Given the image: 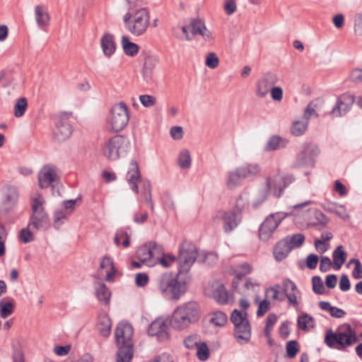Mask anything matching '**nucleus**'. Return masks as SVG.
Wrapping results in <instances>:
<instances>
[{"instance_id":"obj_28","label":"nucleus","mask_w":362,"mask_h":362,"mask_svg":"<svg viewBox=\"0 0 362 362\" xmlns=\"http://www.w3.org/2000/svg\"><path fill=\"white\" fill-rule=\"evenodd\" d=\"M73 131V127L67 119H59L55 124L54 136H71Z\"/></svg>"},{"instance_id":"obj_49","label":"nucleus","mask_w":362,"mask_h":362,"mask_svg":"<svg viewBox=\"0 0 362 362\" xmlns=\"http://www.w3.org/2000/svg\"><path fill=\"white\" fill-rule=\"evenodd\" d=\"M243 177L239 173L238 168L235 171L229 173L228 179L227 181L228 186L229 187H235L238 185Z\"/></svg>"},{"instance_id":"obj_6","label":"nucleus","mask_w":362,"mask_h":362,"mask_svg":"<svg viewBox=\"0 0 362 362\" xmlns=\"http://www.w3.org/2000/svg\"><path fill=\"white\" fill-rule=\"evenodd\" d=\"M42 205V202L40 199H34L32 204L33 214L28 223V227L33 226L37 230H45L50 226L49 216Z\"/></svg>"},{"instance_id":"obj_40","label":"nucleus","mask_w":362,"mask_h":362,"mask_svg":"<svg viewBox=\"0 0 362 362\" xmlns=\"http://www.w3.org/2000/svg\"><path fill=\"white\" fill-rule=\"evenodd\" d=\"M28 107V100L25 98L21 97L16 100L14 105V115L16 117H22Z\"/></svg>"},{"instance_id":"obj_32","label":"nucleus","mask_w":362,"mask_h":362,"mask_svg":"<svg viewBox=\"0 0 362 362\" xmlns=\"http://www.w3.org/2000/svg\"><path fill=\"white\" fill-rule=\"evenodd\" d=\"M318 305L322 310L328 311L332 317L342 318L346 314L345 310L331 305V304L327 301H320L319 302Z\"/></svg>"},{"instance_id":"obj_15","label":"nucleus","mask_w":362,"mask_h":362,"mask_svg":"<svg viewBox=\"0 0 362 362\" xmlns=\"http://www.w3.org/2000/svg\"><path fill=\"white\" fill-rule=\"evenodd\" d=\"M180 310L187 317L191 324L199 320L201 310L199 305L194 301H190L178 307Z\"/></svg>"},{"instance_id":"obj_11","label":"nucleus","mask_w":362,"mask_h":362,"mask_svg":"<svg viewBox=\"0 0 362 362\" xmlns=\"http://www.w3.org/2000/svg\"><path fill=\"white\" fill-rule=\"evenodd\" d=\"M355 99L354 95L351 93H345L340 95L337 98L336 104L329 114L334 117H340L346 114L351 110Z\"/></svg>"},{"instance_id":"obj_4","label":"nucleus","mask_w":362,"mask_h":362,"mask_svg":"<svg viewBox=\"0 0 362 362\" xmlns=\"http://www.w3.org/2000/svg\"><path fill=\"white\" fill-rule=\"evenodd\" d=\"M111 117L109 122V130L112 133H119L128 124L129 112L124 102H119L113 105L110 110Z\"/></svg>"},{"instance_id":"obj_39","label":"nucleus","mask_w":362,"mask_h":362,"mask_svg":"<svg viewBox=\"0 0 362 362\" xmlns=\"http://www.w3.org/2000/svg\"><path fill=\"white\" fill-rule=\"evenodd\" d=\"M35 12L37 25L39 26H44L47 25L49 21L48 13L45 12L40 5L35 6Z\"/></svg>"},{"instance_id":"obj_61","label":"nucleus","mask_w":362,"mask_h":362,"mask_svg":"<svg viewBox=\"0 0 362 362\" xmlns=\"http://www.w3.org/2000/svg\"><path fill=\"white\" fill-rule=\"evenodd\" d=\"M289 324L290 322L288 321H284L279 327V336L283 339H287L290 334L291 329L289 327Z\"/></svg>"},{"instance_id":"obj_1","label":"nucleus","mask_w":362,"mask_h":362,"mask_svg":"<svg viewBox=\"0 0 362 362\" xmlns=\"http://www.w3.org/2000/svg\"><path fill=\"white\" fill-rule=\"evenodd\" d=\"M209 256L216 258L206 252L199 253L192 241L185 240L179 247L177 273L165 272L158 279V288L163 296L169 300H179L187 290L186 281L179 280V276L187 273L196 260L204 262Z\"/></svg>"},{"instance_id":"obj_36","label":"nucleus","mask_w":362,"mask_h":362,"mask_svg":"<svg viewBox=\"0 0 362 362\" xmlns=\"http://www.w3.org/2000/svg\"><path fill=\"white\" fill-rule=\"evenodd\" d=\"M308 122L303 119L302 121L296 120L293 122L291 127V133L293 136L303 135L308 128Z\"/></svg>"},{"instance_id":"obj_57","label":"nucleus","mask_w":362,"mask_h":362,"mask_svg":"<svg viewBox=\"0 0 362 362\" xmlns=\"http://www.w3.org/2000/svg\"><path fill=\"white\" fill-rule=\"evenodd\" d=\"M319 257L315 254H310L305 259L306 267L310 269H315L317 267Z\"/></svg>"},{"instance_id":"obj_64","label":"nucleus","mask_w":362,"mask_h":362,"mask_svg":"<svg viewBox=\"0 0 362 362\" xmlns=\"http://www.w3.org/2000/svg\"><path fill=\"white\" fill-rule=\"evenodd\" d=\"M349 78L351 81L356 83H362V69L356 68L350 74Z\"/></svg>"},{"instance_id":"obj_56","label":"nucleus","mask_w":362,"mask_h":362,"mask_svg":"<svg viewBox=\"0 0 362 362\" xmlns=\"http://www.w3.org/2000/svg\"><path fill=\"white\" fill-rule=\"evenodd\" d=\"M283 286L284 287L285 292L300 293V291L298 290L296 284L290 279H284Z\"/></svg>"},{"instance_id":"obj_41","label":"nucleus","mask_w":362,"mask_h":362,"mask_svg":"<svg viewBox=\"0 0 362 362\" xmlns=\"http://www.w3.org/2000/svg\"><path fill=\"white\" fill-rule=\"evenodd\" d=\"M314 217L316 221L310 222V226L317 227V226H325L329 223V218L325 214L320 210H315L313 213Z\"/></svg>"},{"instance_id":"obj_53","label":"nucleus","mask_w":362,"mask_h":362,"mask_svg":"<svg viewBox=\"0 0 362 362\" xmlns=\"http://www.w3.org/2000/svg\"><path fill=\"white\" fill-rule=\"evenodd\" d=\"M184 344L188 349H194L199 344L197 335H189L184 340Z\"/></svg>"},{"instance_id":"obj_29","label":"nucleus","mask_w":362,"mask_h":362,"mask_svg":"<svg viewBox=\"0 0 362 362\" xmlns=\"http://www.w3.org/2000/svg\"><path fill=\"white\" fill-rule=\"evenodd\" d=\"M346 257L347 253L344 251L343 246H337L332 253L334 268L336 270L340 269L344 264Z\"/></svg>"},{"instance_id":"obj_58","label":"nucleus","mask_w":362,"mask_h":362,"mask_svg":"<svg viewBox=\"0 0 362 362\" xmlns=\"http://www.w3.org/2000/svg\"><path fill=\"white\" fill-rule=\"evenodd\" d=\"M149 281L148 276L146 273H138L135 276V284L138 287L145 286Z\"/></svg>"},{"instance_id":"obj_47","label":"nucleus","mask_w":362,"mask_h":362,"mask_svg":"<svg viewBox=\"0 0 362 362\" xmlns=\"http://www.w3.org/2000/svg\"><path fill=\"white\" fill-rule=\"evenodd\" d=\"M210 355L209 349L205 342H202L197 347V356L200 361H206L209 358Z\"/></svg>"},{"instance_id":"obj_26","label":"nucleus","mask_w":362,"mask_h":362,"mask_svg":"<svg viewBox=\"0 0 362 362\" xmlns=\"http://www.w3.org/2000/svg\"><path fill=\"white\" fill-rule=\"evenodd\" d=\"M4 204H8L11 207L14 206L18 200V189L12 185H7L4 192Z\"/></svg>"},{"instance_id":"obj_33","label":"nucleus","mask_w":362,"mask_h":362,"mask_svg":"<svg viewBox=\"0 0 362 362\" xmlns=\"http://www.w3.org/2000/svg\"><path fill=\"white\" fill-rule=\"evenodd\" d=\"M315 319L308 313H303L299 315L297 319V326L299 329L306 331L308 329V325L313 328Z\"/></svg>"},{"instance_id":"obj_2","label":"nucleus","mask_w":362,"mask_h":362,"mask_svg":"<svg viewBox=\"0 0 362 362\" xmlns=\"http://www.w3.org/2000/svg\"><path fill=\"white\" fill-rule=\"evenodd\" d=\"M133 328L128 322H120L115 331V337L118 350L117 362H130L133 357L132 335Z\"/></svg>"},{"instance_id":"obj_8","label":"nucleus","mask_w":362,"mask_h":362,"mask_svg":"<svg viewBox=\"0 0 362 362\" xmlns=\"http://www.w3.org/2000/svg\"><path fill=\"white\" fill-rule=\"evenodd\" d=\"M285 218L286 214L281 212L269 215L259 227V239L267 241Z\"/></svg>"},{"instance_id":"obj_23","label":"nucleus","mask_w":362,"mask_h":362,"mask_svg":"<svg viewBox=\"0 0 362 362\" xmlns=\"http://www.w3.org/2000/svg\"><path fill=\"white\" fill-rule=\"evenodd\" d=\"M42 172L43 180L40 176L38 177L39 187L40 188H44L45 187H47L51 185L54 181H56L57 178V175L54 170L48 165H46L43 167Z\"/></svg>"},{"instance_id":"obj_51","label":"nucleus","mask_w":362,"mask_h":362,"mask_svg":"<svg viewBox=\"0 0 362 362\" xmlns=\"http://www.w3.org/2000/svg\"><path fill=\"white\" fill-rule=\"evenodd\" d=\"M219 59L216 53L210 52L206 57L205 64L210 69H215L218 66Z\"/></svg>"},{"instance_id":"obj_9","label":"nucleus","mask_w":362,"mask_h":362,"mask_svg":"<svg viewBox=\"0 0 362 362\" xmlns=\"http://www.w3.org/2000/svg\"><path fill=\"white\" fill-rule=\"evenodd\" d=\"M129 142L125 137H110L103 147V155L110 160H117L122 151H126Z\"/></svg>"},{"instance_id":"obj_37","label":"nucleus","mask_w":362,"mask_h":362,"mask_svg":"<svg viewBox=\"0 0 362 362\" xmlns=\"http://www.w3.org/2000/svg\"><path fill=\"white\" fill-rule=\"evenodd\" d=\"M98 330L103 337H107L110 334L111 322L110 320L107 316H104L100 319L98 325Z\"/></svg>"},{"instance_id":"obj_63","label":"nucleus","mask_w":362,"mask_h":362,"mask_svg":"<svg viewBox=\"0 0 362 362\" xmlns=\"http://www.w3.org/2000/svg\"><path fill=\"white\" fill-rule=\"evenodd\" d=\"M351 288V283L346 274H342L339 280V289L343 291H347Z\"/></svg>"},{"instance_id":"obj_48","label":"nucleus","mask_w":362,"mask_h":362,"mask_svg":"<svg viewBox=\"0 0 362 362\" xmlns=\"http://www.w3.org/2000/svg\"><path fill=\"white\" fill-rule=\"evenodd\" d=\"M313 291L315 293L322 295L325 293L323 281L320 276H314L312 278Z\"/></svg>"},{"instance_id":"obj_42","label":"nucleus","mask_w":362,"mask_h":362,"mask_svg":"<svg viewBox=\"0 0 362 362\" xmlns=\"http://www.w3.org/2000/svg\"><path fill=\"white\" fill-rule=\"evenodd\" d=\"M14 311V305L11 301H0V316L1 318H7Z\"/></svg>"},{"instance_id":"obj_5","label":"nucleus","mask_w":362,"mask_h":362,"mask_svg":"<svg viewBox=\"0 0 362 362\" xmlns=\"http://www.w3.org/2000/svg\"><path fill=\"white\" fill-rule=\"evenodd\" d=\"M317 145L313 143L303 144L296 154L295 161L292 163L293 168L300 167L314 168L316 158L320 154Z\"/></svg>"},{"instance_id":"obj_27","label":"nucleus","mask_w":362,"mask_h":362,"mask_svg":"<svg viewBox=\"0 0 362 362\" xmlns=\"http://www.w3.org/2000/svg\"><path fill=\"white\" fill-rule=\"evenodd\" d=\"M339 329H343L342 332L338 330V332L344 334L346 336L344 337V344L346 345L349 346L356 343L358 340L356 334L350 324L344 323L339 327Z\"/></svg>"},{"instance_id":"obj_19","label":"nucleus","mask_w":362,"mask_h":362,"mask_svg":"<svg viewBox=\"0 0 362 362\" xmlns=\"http://www.w3.org/2000/svg\"><path fill=\"white\" fill-rule=\"evenodd\" d=\"M95 296L102 304L110 305L111 291L104 282L95 283Z\"/></svg>"},{"instance_id":"obj_38","label":"nucleus","mask_w":362,"mask_h":362,"mask_svg":"<svg viewBox=\"0 0 362 362\" xmlns=\"http://www.w3.org/2000/svg\"><path fill=\"white\" fill-rule=\"evenodd\" d=\"M286 240L291 249L300 247L305 242V237L303 233H296L292 235H286Z\"/></svg>"},{"instance_id":"obj_35","label":"nucleus","mask_w":362,"mask_h":362,"mask_svg":"<svg viewBox=\"0 0 362 362\" xmlns=\"http://www.w3.org/2000/svg\"><path fill=\"white\" fill-rule=\"evenodd\" d=\"M191 32L193 35H203V30H206V26L203 20L194 18L190 21Z\"/></svg>"},{"instance_id":"obj_21","label":"nucleus","mask_w":362,"mask_h":362,"mask_svg":"<svg viewBox=\"0 0 362 362\" xmlns=\"http://www.w3.org/2000/svg\"><path fill=\"white\" fill-rule=\"evenodd\" d=\"M158 59L156 56L147 55L145 57L142 74L146 82L151 81L153 71L158 64Z\"/></svg>"},{"instance_id":"obj_55","label":"nucleus","mask_w":362,"mask_h":362,"mask_svg":"<svg viewBox=\"0 0 362 362\" xmlns=\"http://www.w3.org/2000/svg\"><path fill=\"white\" fill-rule=\"evenodd\" d=\"M271 98L274 101H281L283 98L284 91L280 86H272L270 90Z\"/></svg>"},{"instance_id":"obj_45","label":"nucleus","mask_w":362,"mask_h":362,"mask_svg":"<svg viewBox=\"0 0 362 362\" xmlns=\"http://www.w3.org/2000/svg\"><path fill=\"white\" fill-rule=\"evenodd\" d=\"M179 165L182 169H187L191 165V156L189 151L185 149L180 151L178 158Z\"/></svg>"},{"instance_id":"obj_18","label":"nucleus","mask_w":362,"mask_h":362,"mask_svg":"<svg viewBox=\"0 0 362 362\" xmlns=\"http://www.w3.org/2000/svg\"><path fill=\"white\" fill-rule=\"evenodd\" d=\"M100 46L104 55L110 58L115 52L117 45L114 35L111 33H105L100 39Z\"/></svg>"},{"instance_id":"obj_16","label":"nucleus","mask_w":362,"mask_h":362,"mask_svg":"<svg viewBox=\"0 0 362 362\" xmlns=\"http://www.w3.org/2000/svg\"><path fill=\"white\" fill-rule=\"evenodd\" d=\"M221 219L223 221V228L225 233L233 230L240 222L237 213L233 210L223 211Z\"/></svg>"},{"instance_id":"obj_17","label":"nucleus","mask_w":362,"mask_h":362,"mask_svg":"<svg viewBox=\"0 0 362 362\" xmlns=\"http://www.w3.org/2000/svg\"><path fill=\"white\" fill-rule=\"evenodd\" d=\"M170 325L175 329L182 330L188 327L191 323L184 316L178 307L174 310L171 317L168 319Z\"/></svg>"},{"instance_id":"obj_60","label":"nucleus","mask_w":362,"mask_h":362,"mask_svg":"<svg viewBox=\"0 0 362 362\" xmlns=\"http://www.w3.org/2000/svg\"><path fill=\"white\" fill-rule=\"evenodd\" d=\"M129 11H136L146 4V0H126Z\"/></svg>"},{"instance_id":"obj_44","label":"nucleus","mask_w":362,"mask_h":362,"mask_svg":"<svg viewBox=\"0 0 362 362\" xmlns=\"http://www.w3.org/2000/svg\"><path fill=\"white\" fill-rule=\"evenodd\" d=\"M227 320L228 317L224 313L216 311L213 313L210 322L218 327H223L226 324Z\"/></svg>"},{"instance_id":"obj_7","label":"nucleus","mask_w":362,"mask_h":362,"mask_svg":"<svg viewBox=\"0 0 362 362\" xmlns=\"http://www.w3.org/2000/svg\"><path fill=\"white\" fill-rule=\"evenodd\" d=\"M127 181L131 189L136 194L139 193L138 182L141 183V189L143 194L151 193V182L149 180H142L138 163L135 160H132L129 163V170L127 174Z\"/></svg>"},{"instance_id":"obj_50","label":"nucleus","mask_w":362,"mask_h":362,"mask_svg":"<svg viewBox=\"0 0 362 362\" xmlns=\"http://www.w3.org/2000/svg\"><path fill=\"white\" fill-rule=\"evenodd\" d=\"M19 239L23 243H28L35 240L34 235L33 232H31L28 227L23 228L21 230L19 233Z\"/></svg>"},{"instance_id":"obj_31","label":"nucleus","mask_w":362,"mask_h":362,"mask_svg":"<svg viewBox=\"0 0 362 362\" xmlns=\"http://www.w3.org/2000/svg\"><path fill=\"white\" fill-rule=\"evenodd\" d=\"M237 168L239 173L244 179L252 177L259 173L261 170L260 166L256 163H246Z\"/></svg>"},{"instance_id":"obj_25","label":"nucleus","mask_w":362,"mask_h":362,"mask_svg":"<svg viewBox=\"0 0 362 362\" xmlns=\"http://www.w3.org/2000/svg\"><path fill=\"white\" fill-rule=\"evenodd\" d=\"M121 45L124 53L129 57H134L139 52L140 47L135 42L130 40L127 35H122L121 38Z\"/></svg>"},{"instance_id":"obj_54","label":"nucleus","mask_w":362,"mask_h":362,"mask_svg":"<svg viewBox=\"0 0 362 362\" xmlns=\"http://www.w3.org/2000/svg\"><path fill=\"white\" fill-rule=\"evenodd\" d=\"M269 309L270 302L268 300L264 299L260 301L257 311V317H262Z\"/></svg>"},{"instance_id":"obj_22","label":"nucleus","mask_w":362,"mask_h":362,"mask_svg":"<svg viewBox=\"0 0 362 362\" xmlns=\"http://www.w3.org/2000/svg\"><path fill=\"white\" fill-rule=\"evenodd\" d=\"M211 296L219 304L226 305L228 302V293L223 284H216L212 286Z\"/></svg>"},{"instance_id":"obj_30","label":"nucleus","mask_w":362,"mask_h":362,"mask_svg":"<svg viewBox=\"0 0 362 362\" xmlns=\"http://www.w3.org/2000/svg\"><path fill=\"white\" fill-rule=\"evenodd\" d=\"M288 143L286 137H270L265 147V151H272L285 147Z\"/></svg>"},{"instance_id":"obj_62","label":"nucleus","mask_w":362,"mask_h":362,"mask_svg":"<svg viewBox=\"0 0 362 362\" xmlns=\"http://www.w3.org/2000/svg\"><path fill=\"white\" fill-rule=\"evenodd\" d=\"M332 263L329 257L322 256L320 258V270L322 272H327L330 269Z\"/></svg>"},{"instance_id":"obj_52","label":"nucleus","mask_w":362,"mask_h":362,"mask_svg":"<svg viewBox=\"0 0 362 362\" xmlns=\"http://www.w3.org/2000/svg\"><path fill=\"white\" fill-rule=\"evenodd\" d=\"M139 100L141 105L145 107H149L154 105L156 103V98L151 95H141L139 96Z\"/></svg>"},{"instance_id":"obj_46","label":"nucleus","mask_w":362,"mask_h":362,"mask_svg":"<svg viewBox=\"0 0 362 362\" xmlns=\"http://www.w3.org/2000/svg\"><path fill=\"white\" fill-rule=\"evenodd\" d=\"M296 180V178L293 175L288 174L282 177L281 181L283 185L279 188V191L275 192V195L276 197H280L284 192V189L288 187L291 183H293Z\"/></svg>"},{"instance_id":"obj_10","label":"nucleus","mask_w":362,"mask_h":362,"mask_svg":"<svg viewBox=\"0 0 362 362\" xmlns=\"http://www.w3.org/2000/svg\"><path fill=\"white\" fill-rule=\"evenodd\" d=\"M134 11V19L129 32L135 36L143 35L149 25V12L147 8H139Z\"/></svg>"},{"instance_id":"obj_13","label":"nucleus","mask_w":362,"mask_h":362,"mask_svg":"<svg viewBox=\"0 0 362 362\" xmlns=\"http://www.w3.org/2000/svg\"><path fill=\"white\" fill-rule=\"evenodd\" d=\"M277 75L273 72H267L263 77L257 82L256 94L259 98H264L270 91L272 86L278 82Z\"/></svg>"},{"instance_id":"obj_43","label":"nucleus","mask_w":362,"mask_h":362,"mask_svg":"<svg viewBox=\"0 0 362 362\" xmlns=\"http://www.w3.org/2000/svg\"><path fill=\"white\" fill-rule=\"evenodd\" d=\"M300 351L298 342L296 340H290L286 344V356L293 358Z\"/></svg>"},{"instance_id":"obj_34","label":"nucleus","mask_w":362,"mask_h":362,"mask_svg":"<svg viewBox=\"0 0 362 362\" xmlns=\"http://www.w3.org/2000/svg\"><path fill=\"white\" fill-rule=\"evenodd\" d=\"M149 248L151 249V257L155 261V265L160 263V259L164 255L163 247L162 245L157 244L156 242H148Z\"/></svg>"},{"instance_id":"obj_14","label":"nucleus","mask_w":362,"mask_h":362,"mask_svg":"<svg viewBox=\"0 0 362 362\" xmlns=\"http://www.w3.org/2000/svg\"><path fill=\"white\" fill-rule=\"evenodd\" d=\"M344 334H340L338 330L334 332L332 329L327 330L325 336V344L329 348H334L336 344L338 345L337 349L339 351H344L348 345L344 344Z\"/></svg>"},{"instance_id":"obj_12","label":"nucleus","mask_w":362,"mask_h":362,"mask_svg":"<svg viewBox=\"0 0 362 362\" xmlns=\"http://www.w3.org/2000/svg\"><path fill=\"white\" fill-rule=\"evenodd\" d=\"M169 325L168 319L157 318L150 324L148 334L151 337H157L160 341L167 340L170 338Z\"/></svg>"},{"instance_id":"obj_59","label":"nucleus","mask_w":362,"mask_h":362,"mask_svg":"<svg viewBox=\"0 0 362 362\" xmlns=\"http://www.w3.org/2000/svg\"><path fill=\"white\" fill-rule=\"evenodd\" d=\"M314 245L315 250L320 254L325 252L329 248V243L317 238L314 240Z\"/></svg>"},{"instance_id":"obj_24","label":"nucleus","mask_w":362,"mask_h":362,"mask_svg":"<svg viewBox=\"0 0 362 362\" xmlns=\"http://www.w3.org/2000/svg\"><path fill=\"white\" fill-rule=\"evenodd\" d=\"M151 249L148 243H144L139 247L136 252V257L148 267H153L155 261L151 257Z\"/></svg>"},{"instance_id":"obj_3","label":"nucleus","mask_w":362,"mask_h":362,"mask_svg":"<svg viewBox=\"0 0 362 362\" xmlns=\"http://www.w3.org/2000/svg\"><path fill=\"white\" fill-rule=\"evenodd\" d=\"M246 312L233 310L230 315V321L234 325V335L237 341L240 344L249 342L251 338V325L247 317Z\"/></svg>"},{"instance_id":"obj_20","label":"nucleus","mask_w":362,"mask_h":362,"mask_svg":"<svg viewBox=\"0 0 362 362\" xmlns=\"http://www.w3.org/2000/svg\"><path fill=\"white\" fill-rule=\"evenodd\" d=\"M292 250L286 238L278 241L274 247V255L275 259L280 262L284 259Z\"/></svg>"}]
</instances>
